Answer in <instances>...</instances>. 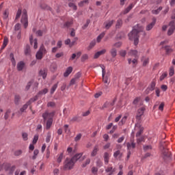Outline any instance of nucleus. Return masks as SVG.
Segmentation results:
<instances>
[{
	"label": "nucleus",
	"instance_id": "20e7f679",
	"mask_svg": "<svg viewBox=\"0 0 175 175\" xmlns=\"http://www.w3.org/2000/svg\"><path fill=\"white\" fill-rule=\"evenodd\" d=\"M45 54H47V50H46V48H44V45L42 44L40 49L37 52L36 57L37 59H42Z\"/></svg>",
	"mask_w": 175,
	"mask_h": 175
},
{
	"label": "nucleus",
	"instance_id": "de8ad7c7",
	"mask_svg": "<svg viewBox=\"0 0 175 175\" xmlns=\"http://www.w3.org/2000/svg\"><path fill=\"white\" fill-rule=\"evenodd\" d=\"M174 75V67H170V72H169V76L172 77Z\"/></svg>",
	"mask_w": 175,
	"mask_h": 175
},
{
	"label": "nucleus",
	"instance_id": "864d4df0",
	"mask_svg": "<svg viewBox=\"0 0 175 175\" xmlns=\"http://www.w3.org/2000/svg\"><path fill=\"white\" fill-rule=\"evenodd\" d=\"M14 29L15 31H20V29H21V25H20V23L15 25Z\"/></svg>",
	"mask_w": 175,
	"mask_h": 175
},
{
	"label": "nucleus",
	"instance_id": "f3484780",
	"mask_svg": "<svg viewBox=\"0 0 175 175\" xmlns=\"http://www.w3.org/2000/svg\"><path fill=\"white\" fill-rule=\"evenodd\" d=\"M135 7V4L134 3H131L130 4L124 11V14H126L128 13H129V12H131V10H132V9H133V8Z\"/></svg>",
	"mask_w": 175,
	"mask_h": 175
},
{
	"label": "nucleus",
	"instance_id": "f03ea898",
	"mask_svg": "<svg viewBox=\"0 0 175 175\" xmlns=\"http://www.w3.org/2000/svg\"><path fill=\"white\" fill-rule=\"evenodd\" d=\"M140 31L133 29L129 33V38L130 40H134L135 46H137L139 44V33Z\"/></svg>",
	"mask_w": 175,
	"mask_h": 175
},
{
	"label": "nucleus",
	"instance_id": "a211bd4d",
	"mask_svg": "<svg viewBox=\"0 0 175 175\" xmlns=\"http://www.w3.org/2000/svg\"><path fill=\"white\" fill-rule=\"evenodd\" d=\"M73 71V68H72V66L68 67L66 72L64 73V77H68V76H69V75H70V73H72V72Z\"/></svg>",
	"mask_w": 175,
	"mask_h": 175
},
{
	"label": "nucleus",
	"instance_id": "13d9d810",
	"mask_svg": "<svg viewBox=\"0 0 175 175\" xmlns=\"http://www.w3.org/2000/svg\"><path fill=\"white\" fill-rule=\"evenodd\" d=\"M119 155H121V151L117 150L113 153L114 158H117V157H119Z\"/></svg>",
	"mask_w": 175,
	"mask_h": 175
},
{
	"label": "nucleus",
	"instance_id": "37998d69",
	"mask_svg": "<svg viewBox=\"0 0 175 175\" xmlns=\"http://www.w3.org/2000/svg\"><path fill=\"white\" fill-rule=\"evenodd\" d=\"M87 59H88V55H87V54L83 55L81 58V61L82 62H84L85 61H87Z\"/></svg>",
	"mask_w": 175,
	"mask_h": 175
},
{
	"label": "nucleus",
	"instance_id": "bb28decb",
	"mask_svg": "<svg viewBox=\"0 0 175 175\" xmlns=\"http://www.w3.org/2000/svg\"><path fill=\"white\" fill-rule=\"evenodd\" d=\"M57 163H61L62 162V159H64V152L57 154Z\"/></svg>",
	"mask_w": 175,
	"mask_h": 175
},
{
	"label": "nucleus",
	"instance_id": "423d86ee",
	"mask_svg": "<svg viewBox=\"0 0 175 175\" xmlns=\"http://www.w3.org/2000/svg\"><path fill=\"white\" fill-rule=\"evenodd\" d=\"M136 148V143L135 142H131V143H127V150H128V153H127V159H129L131 158V150H133V148Z\"/></svg>",
	"mask_w": 175,
	"mask_h": 175
},
{
	"label": "nucleus",
	"instance_id": "a18cd8bd",
	"mask_svg": "<svg viewBox=\"0 0 175 175\" xmlns=\"http://www.w3.org/2000/svg\"><path fill=\"white\" fill-rule=\"evenodd\" d=\"M51 139V133H48L47 135H46V143H50Z\"/></svg>",
	"mask_w": 175,
	"mask_h": 175
},
{
	"label": "nucleus",
	"instance_id": "c03bdc74",
	"mask_svg": "<svg viewBox=\"0 0 175 175\" xmlns=\"http://www.w3.org/2000/svg\"><path fill=\"white\" fill-rule=\"evenodd\" d=\"M38 140H39V135H34V137L33 139V144H36V143H38Z\"/></svg>",
	"mask_w": 175,
	"mask_h": 175
},
{
	"label": "nucleus",
	"instance_id": "f257e3e1",
	"mask_svg": "<svg viewBox=\"0 0 175 175\" xmlns=\"http://www.w3.org/2000/svg\"><path fill=\"white\" fill-rule=\"evenodd\" d=\"M54 116H55V111L49 112L46 111L42 114V118L44 120L45 128L46 130H49L50 128H51Z\"/></svg>",
	"mask_w": 175,
	"mask_h": 175
},
{
	"label": "nucleus",
	"instance_id": "5fc2aeb1",
	"mask_svg": "<svg viewBox=\"0 0 175 175\" xmlns=\"http://www.w3.org/2000/svg\"><path fill=\"white\" fill-rule=\"evenodd\" d=\"M90 163H91V159H86L85 162L83 164V167H85V166H87V165H90Z\"/></svg>",
	"mask_w": 175,
	"mask_h": 175
},
{
	"label": "nucleus",
	"instance_id": "4d7b16f0",
	"mask_svg": "<svg viewBox=\"0 0 175 175\" xmlns=\"http://www.w3.org/2000/svg\"><path fill=\"white\" fill-rule=\"evenodd\" d=\"M20 16H21V10L18 9L16 13V20H17L18 18H20Z\"/></svg>",
	"mask_w": 175,
	"mask_h": 175
},
{
	"label": "nucleus",
	"instance_id": "0eeeda50",
	"mask_svg": "<svg viewBox=\"0 0 175 175\" xmlns=\"http://www.w3.org/2000/svg\"><path fill=\"white\" fill-rule=\"evenodd\" d=\"M169 27H170V28L167 31V35H168V36H171V35H173V33H174L175 21H172L171 22H170Z\"/></svg>",
	"mask_w": 175,
	"mask_h": 175
},
{
	"label": "nucleus",
	"instance_id": "09e8293b",
	"mask_svg": "<svg viewBox=\"0 0 175 175\" xmlns=\"http://www.w3.org/2000/svg\"><path fill=\"white\" fill-rule=\"evenodd\" d=\"M22 137L25 142H27V140H28V134L27 133H23L22 134Z\"/></svg>",
	"mask_w": 175,
	"mask_h": 175
},
{
	"label": "nucleus",
	"instance_id": "72a5a7b5",
	"mask_svg": "<svg viewBox=\"0 0 175 175\" xmlns=\"http://www.w3.org/2000/svg\"><path fill=\"white\" fill-rule=\"evenodd\" d=\"M49 92V89L44 88L42 90L40 91L38 95H46Z\"/></svg>",
	"mask_w": 175,
	"mask_h": 175
},
{
	"label": "nucleus",
	"instance_id": "052dcab7",
	"mask_svg": "<svg viewBox=\"0 0 175 175\" xmlns=\"http://www.w3.org/2000/svg\"><path fill=\"white\" fill-rule=\"evenodd\" d=\"M72 24H73L72 21H68L64 24V27H66V28H69Z\"/></svg>",
	"mask_w": 175,
	"mask_h": 175
},
{
	"label": "nucleus",
	"instance_id": "4468645a",
	"mask_svg": "<svg viewBox=\"0 0 175 175\" xmlns=\"http://www.w3.org/2000/svg\"><path fill=\"white\" fill-rule=\"evenodd\" d=\"M105 53H106V49H103L100 51L96 52L94 56V59L99 58L100 55H103V54H105Z\"/></svg>",
	"mask_w": 175,
	"mask_h": 175
},
{
	"label": "nucleus",
	"instance_id": "c85d7f7f",
	"mask_svg": "<svg viewBox=\"0 0 175 175\" xmlns=\"http://www.w3.org/2000/svg\"><path fill=\"white\" fill-rule=\"evenodd\" d=\"M10 58L13 66H16V59H14V55L13 53L10 54Z\"/></svg>",
	"mask_w": 175,
	"mask_h": 175
},
{
	"label": "nucleus",
	"instance_id": "ddd939ff",
	"mask_svg": "<svg viewBox=\"0 0 175 175\" xmlns=\"http://www.w3.org/2000/svg\"><path fill=\"white\" fill-rule=\"evenodd\" d=\"M128 55H130V57L137 58V57H139V52L135 49H132L129 52Z\"/></svg>",
	"mask_w": 175,
	"mask_h": 175
},
{
	"label": "nucleus",
	"instance_id": "393cba45",
	"mask_svg": "<svg viewBox=\"0 0 175 175\" xmlns=\"http://www.w3.org/2000/svg\"><path fill=\"white\" fill-rule=\"evenodd\" d=\"M105 172L107 173H109V175H111L116 172V168H113V167H108L106 170Z\"/></svg>",
	"mask_w": 175,
	"mask_h": 175
},
{
	"label": "nucleus",
	"instance_id": "a878e982",
	"mask_svg": "<svg viewBox=\"0 0 175 175\" xmlns=\"http://www.w3.org/2000/svg\"><path fill=\"white\" fill-rule=\"evenodd\" d=\"M8 43H9V38H8V37H5L3 39V45L1 46L2 50H3V49L8 46Z\"/></svg>",
	"mask_w": 175,
	"mask_h": 175
},
{
	"label": "nucleus",
	"instance_id": "473e14b6",
	"mask_svg": "<svg viewBox=\"0 0 175 175\" xmlns=\"http://www.w3.org/2000/svg\"><path fill=\"white\" fill-rule=\"evenodd\" d=\"M105 32H103V33H101L97 37L96 40H97L98 43H100V40H102V39H103V38L105 37Z\"/></svg>",
	"mask_w": 175,
	"mask_h": 175
},
{
	"label": "nucleus",
	"instance_id": "774afa93",
	"mask_svg": "<svg viewBox=\"0 0 175 175\" xmlns=\"http://www.w3.org/2000/svg\"><path fill=\"white\" fill-rule=\"evenodd\" d=\"M167 76V72L163 73L161 77H160V80L162 81Z\"/></svg>",
	"mask_w": 175,
	"mask_h": 175
},
{
	"label": "nucleus",
	"instance_id": "412c9836",
	"mask_svg": "<svg viewBox=\"0 0 175 175\" xmlns=\"http://www.w3.org/2000/svg\"><path fill=\"white\" fill-rule=\"evenodd\" d=\"M24 66H25V64L24 63V62H18V64H17V69H18V70L19 72L23 70V69H24Z\"/></svg>",
	"mask_w": 175,
	"mask_h": 175
},
{
	"label": "nucleus",
	"instance_id": "c756f323",
	"mask_svg": "<svg viewBox=\"0 0 175 175\" xmlns=\"http://www.w3.org/2000/svg\"><path fill=\"white\" fill-rule=\"evenodd\" d=\"M25 55H29L31 54V47L29 45H27L25 49Z\"/></svg>",
	"mask_w": 175,
	"mask_h": 175
},
{
	"label": "nucleus",
	"instance_id": "338daca9",
	"mask_svg": "<svg viewBox=\"0 0 175 175\" xmlns=\"http://www.w3.org/2000/svg\"><path fill=\"white\" fill-rule=\"evenodd\" d=\"M143 133V128H141L139 131L136 133V137H139L140 135Z\"/></svg>",
	"mask_w": 175,
	"mask_h": 175
},
{
	"label": "nucleus",
	"instance_id": "f8f14e48",
	"mask_svg": "<svg viewBox=\"0 0 175 175\" xmlns=\"http://www.w3.org/2000/svg\"><path fill=\"white\" fill-rule=\"evenodd\" d=\"M141 61L142 62L143 66H147V65L150 64V58H148V57L143 56L141 59Z\"/></svg>",
	"mask_w": 175,
	"mask_h": 175
},
{
	"label": "nucleus",
	"instance_id": "cd10ccee",
	"mask_svg": "<svg viewBox=\"0 0 175 175\" xmlns=\"http://www.w3.org/2000/svg\"><path fill=\"white\" fill-rule=\"evenodd\" d=\"M110 54L113 58H116L117 57V49L112 48L110 51Z\"/></svg>",
	"mask_w": 175,
	"mask_h": 175
},
{
	"label": "nucleus",
	"instance_id": "2f4dec72",
	"mask_svg": "<svg viewBox=\"0 0 175 175\" xmlns=\"http://www.w3.org/2000/svg\"><path fill=\"white\" fill-rule=\"evenodd\" d=\"M21 99V97L20 96V95L18 94L15 95V97H14L15 105H18Z\"/></svg>",
	"mask_w": 175,
	"mask_h": 175
},
{
	"label": "nucleus",
	"instance_id": "9d476101",
	"mask_svg": "<svg viewBox=\"0 0 175 175\" xmlns=\"http://www.w3.org/2000/svg\"><path fill=\"white\" fill-rule=\"evenodd\" d=\"M114 24L113 20H107L103 23V28L105 29H109L111 27V25Z\"/></svg>",
	"mask_w": 175,
	"mask_h": 175
},
{
	"label": "nucleus",
	"instance_id": "f704fd0d",
	"mask_svg": "<svg viewBox=\"0 0 175 175\" xmlns=\"http://www.w3.org/2000/svg\"><path fill=\"white\" fill-rule=\"evenodd\" d=\"M165 50V53L167 54H170V53H172L173 51V49H172V47L169 46H165L164 47Z\"/></svg>",
	"mask_w": 175,
	"mask_h": 175
},
{
	"label": "nucleus",
	"instance_id": "0e129e2a",
	"mask_svg": "<svg viewBox=\"0 0 175 175\" xmlns=\"http://www.w3.org/2000/svg\"><path fill=\"white\" fill-rule=\"evenodd\" d=\"M120 54L121 57H125V55H126V51L121 50L120 51Z\"/></svg>",
	"mask_w": 175,
	"mask_h": 175
},
{
	"label": "nucleus",
	"instance_id": "79ce46f5",
	"mask_svg": "<svg viewBox=\"0 0 175 175\" xmlns=\"http://www.w3.org/2000/svg\"><path fill=\"white\" fill-rule=\"evenodd\" d=\"M38 154H39V150L38 149L34 150L32 159H36V157H38Z\"/></svg>",
	"mask_w": 175,
	"mask_h": 175
},
{
	"label": "nucleus",
	"instance_id": "dca6fc26",
	"mask_svg": "<svg viewBox=\"0 0 175 175\" xmlns=\"http://www.w3.org/2000/svg\"><path fill=\"white\" fill-rule=\"evenodd\" d=\"M155 23H157V19L153 18L152 22L146 26V31H151V29L154 28V25H155Z\"/></svg>",
	"mask_w": 175,
	"mask_h": 175
},
{
	"label": "nucleus",
	"instance_id": "2eb2a0df",
	"mask_svg": "<svg viewBox=\"0 0 175 175\" xmlns=\"http://www.w3.org/2000/svg\"><path fill=\"white\" fill-rule=\"evenodd\" d=\"M144 110H146V109L144 107L138 109V113L137 114V120H140V117H142V116L144 114Z\"/></svg>",
	"mask_w": 175,
	"mask_h": 175
},
{
	"label": "nucleus",
	"instance_id": "7ed1b4c3",
	"mask_svg": "<svg viewBox=\"0 0 175 175\" xmlns=\"http://www.w3.org/2000/svg\"><path fill=\"white\" fill-rule=\"evenodd\" d=\"M75 163H76L72 159H67L64 161V170H71L73 169V166H75Z\"/></svg>",
	"mask_w": 175,
	"mask_h": 175
},
{
	"label": "nucleus",
	"instance_id": "1a4fd4ad",
	"mask_svg": "<svg viewBox=\"0 0 175 175\" xmlns=\"http://www.w3.org/2000/svg\"><path fill=\"white\" fill-rule=\"evenodd\" d=\"M21 23L23 24L24 27L27 28L28 27V17L27 16V12H23V14L21 18Z\"/></svg>",
	"mask_w": 175,
	"mask_h": 175
},
{
	"label": "nucleus",
	"instance_id": "603ef678",
	"mask_svg": "<svg viewBox=\"0 0 175 175\" xmlns=\"http://www.w3.org/2000/svg\"><path fill=\"white\" fill-rule=\"evenodd\" d=\"M121 46H122V42H118L113 44V47H116L117 49L121 47Z\"/></svg>",
	"mask_w": 175,
	"mask_h": 175
},
{
	"label": "nucleus",
	"instance_id": "680f3d73",
	"mask_svg": "<svg viewBox=\"0 0 175 175\" xmlns=\"http://www.w3.org/2000/svg\"><path fill=\"white\" fill-rule=\"evenodd\" d=\"M48 107H54L55 106V103L54 102H49L47 104Z\"/></svg>",
	"mask_w": 175,
	"mask_h": 175
},
{
	"label": "nucleus",
	"instance_id": "58836bf2",
	"mask_svg": "<svg viewBox=\"0 0 175 175\" xmlns=\"http://www.w3.org/2000/svg\"><path fill=\"white\" fill-rule=\"evenodd\" d=\"M64 128L66 133H67V135H69V133H70V129H69V125L66 124L64 126Z\"/></svg>",
	"mask_w": 175,
	"mask_h": 175
},
{
	"label": "nucleus",
	"instance_id": "e2e57ef3",
	"mask_svg": "<svg viewBox=\"0 0 175 175\" xmlns=\"http://www.w3.org/2000/svg\"><path fill=\"white\" fill-rule=\"evenodd\" d=\"M90 22L91 21H90V19H88L86 21V23L82 27L83 29H85V28H87V27H88Z\"/></svg>",
	"mask_w": 175,
	"mask_h": 175
},
{
	"label": "nucleus",
	"instance_id": "9b49d317",
	"mask_svg": "<svg viewBox=\"0 0 175 175\" xmlns=\"http://www.w3.org/2000/svg\"><path fill=\"white\" fill-rule=\"evenodd\" d=\"M29 40H30V44H31V46H33V49H38V40L37 39L33 40V36H31L29 37Z\"/></svg>",
	"mask_w": 175,
	"mask_h": 175
},
{
	"label": "nucleus",
	"instance_id": "8fccbe9b",
	"mask_svg": "<svg viewBox=\"0 0 175 175\" xmlns=\"http://www.w3.org/2000/svg\"><path fill=\"white\" fill-rule=\"evenodd\" d=\"M164 107H165V103H161L159 106V110H160V111H163Z\"/></svg>",
	"mask_w": 175,
	"mask_h": 175
},
{
	"label": "nucleus",
	"instance_id": "6e6552de",
	"mask_svg": "<svg viewBox=\"0 0 175 175\" xmlns=\"http://www.w3.org/2000/svg\"><path fill=\"white\" fill-rule=\"evenodd\" d=\"M102 69V73H103V81L105 83V84H107L109 83V76H110V74H107L106 76V70H105V66H101Z\"/></svg>",
	"mask_w": 175,
	"mask_h": 175
},
{
	"label": "nucleus",
	"instance_id": "3c124183",
	"mask_svg": "<svg viewBox=\"0 0 175 175\" xmlns=\"http://www.w3.org/2000/svg\"><path fill=\"white\" fill-rule=\"evenodd\" d=\"M21 154H23V150H18L14 152V155L16 157H18V156L21 155Z\"/></svg>",
	"mask_w": 175,
	"mask_h": 175
},
{
	"label": "nucleus",
	"instance_id": "4be33fe9",
	"mask_svg": "<svg viewBox=\"0 0 175 175\" xmlns=\"http://www.w3.org/2000/svg\"><path fill=\"white\" fill-rule=\"evenodd\" d=\"M163 148V154L164 155V157H165V158H169L170 157V152H169V150H167V148H165V147H162Z\"/></svg>",
	"mask_w": 175,
	"mask_h": 175
},
{
	"label": "nucleus",
	"instance_id": "c9c22d12",
	"mask_svg": "<svg viewBox=\"0 0 175 175\" xmlns=\"http://www.w3.org/2000/svg\"><path fill=\"white\" fill-rule=\"evenodd\" d=\"M155 81H152L150 86L148 88L149 91H154L155 90Z\"/></svg>",
	"mask_w": 175,
	"mask_h": 175
},
{
	"label": "nucleus",
	"instance_id": "e433bc0d",
	"mask_svg": "<svg viewBox=\"0 0 175 175\" xmlns=\"http://www.w3.org/2000/svg\"><path fill=\"white\" fill-rule=\"evenodd\" d=\"M58 88V83H55L51 89V94H53L54 92H55V90Z\"/></svg>",
	"mask_w": 175,
	"mask_h": 175
},
{
	"label": "nucleus",
	"instance_id": "39448f33",
	"mask_svg": "<svg viewBox=\"0 0 175 175\" xmlns=\"http://www.w3.org/2000/svg\"><path fill=\"white\" fill-rule=\"evenodd\" d=\"M38 96H35L33 98H31L25 105H23L22 108H21V113H24L27 109H28V106L31 105V103L36 102V100H38Z\"/></svg>",
	"mask_w": 175,
	"mask_h": 175
},
{
	"label": "nucleus",
	"instance_id": "6ab92c4d",
	"mask_svg": "<svg viewBox=\"0 0 175 175\" xmlns=\"http://www.w3.org/2000/svg\"><path fill=\"white\" fill-rule=\"evenodd\" d=\"M98 151H99V146H95L92 152H91V157H96Z\"/></svg>",
	"mask_w": 175,
	"mask_h": 175
},
{
	"label": "nucleus",
	"instance_id": "6e6d98bb",
	"mask_svg": "<svg viewBox=\"0 0 175 175\" xmlns=\"http://www.w3.org/2000/svg\"><path fill=\"white\" fill-rule=\"evenodd\" d=\"M142 142H144V137L142 136L139 138L137 139V143L139 144V143H142Z\"/></svg>",
	"mask_w": 175,
	"mask_h": 175
},
{
	"label": "nucleus",
	"instance_id": "49530a36",
	"mask_svg": "<svg viewBox=\"0 0 175 175\" xmlns=\"http://www.w3.org/2000/svg\"><path fill=\"white\" fill-rule=\"evenodd\" d=\"M8 17H9V11H8L7 10L4 12L3 14V18L6 20V18H8Z\"/></svg>",
	"mask_w": 175,
	"mask_h": 175
},
{
	"label": "nucleus",
	"instance_id": "a19ab883",
	"mask_svg": "<svg viewBox=\"0 0 175 175\" xmlns=\"http://www.w3.org/2000/svg\"><path fill=\"white\" fill-rule=\"evenodd\" d=\"M10 113H12V111L10 109H8L5 113L4 118L5 120H8L9 118V116L10 115Z\"/></svg>",
	"mask_w": 175,
	"mask_h": 175
},
{
	"label": "nucleus",
	"instance_id": "bf43d9fd",
	"mask_svg": "<svg viewBox=\"0 0 175 175\" xmlns=\"http://www.w3.org/2000/svg\"><path fill=\"white\" fill-rule=\"evenodd\" d=\"M152 147L150 145L144 146V151H149V150H152Z\"/></svg>",
	"mask_w": 175,
	"mask_h": 175
},
{
	"label": "nucleus",
	"instance_id": "5701e85b",
	"mask_svg": "<svg viewBox=\"0 0 175 175\" xmlns=\"http://www.w3.org/2000/svg\"><path fill=\"white\" fill-rule=\"evenodd\" d=\"M81 157H83V153H79L75 154L71 159H72V161L76 163L77 161H79V159L81 158Z\"/></svg>",
	"mask_w": 175,
	"mask_h": 175
},
{
	"label": "nucleus",
	"instance_id": "4c0bfd02",
	"mask_svg": "<svg viewBox=\"0 0 175 175\" xmlns=\"http://www.w3.org/2000/svg\"><path fill=\"white\" fill-rule=\"evenodd\" d=\"M122 26V20L118 19L116 22V28H121Z\"/></svg>",
	"mask_w": 175,
	"mask_h": 175
},
{
	"label": "nucleus",
	"instance_id": "aec40b11",
	"mask_svg": "<svg viewBox=\"0 0 175 175\" xmlns=\"http://www.w3.org/2000/svg\"><path fill=\"white\" fill-rule=\"evenodd\" d=\"M40 76H42L43 79L47 77V69L44 68L40 71Z\"/></svg>",
	"mask_w": 175,
	"mask_h": 175
},
{
	"label": "nucleus",
	"instance_id": "b1692460",
	"mask_svg": "<svg viewBox=\"0 0 175 175\" xmlns=\"http://www.w3.org/2000/svg\"><path fill=\"white\" fill-rule=\"evenodd\" d=\"M109 159H110V154L109 152H105L104 153V161L105 163L107 165L109 163Z\"/></svg>",
	"mask_w": 175,
	"mask_h": 175
},
{
	"label": "nucleus",
	"instance_id": "7c9ffc66",
	"mask_svg": "<svg viewBox=\"0 0 175 175\" xmlns=\"http://www.w3.org/2000/svg\"><path fill=\"white\" fill-rule=\"evenodd\" d=\"M68 6L69 8L72 9V10H77V5H76L75 3H72V2L69 3Z\"/></svg>",
	"mask_w": 175,
	"mask_h": 175
},
{
	"label": "nucleus",
	"instance_id": "69168bd1",
	"mask_svg": "<svg viewBox=\"0 0 175 175\" xmlns=\"http://www.w3.org/2000/svg\"><path fill=\"white\" fill-rule=\"evenodd\" d=\"M81 136H82L81 133L78 134L75 138V142H79V140L81 139Z\"/></svg>",
	"mask_w": 175,
	"mask_h": 175
},
{
	"label": "nucleus",
	"instance_id": "ea45409f",
	"mask_svg": "<svg viewBox=\"0 0 175 175\" xmlns=\"http://www.w3.org/2000/svg\"><path fill=\"white\" fill-rule=\"evenodd\" d=\"M161 10H162V7H159L157 10H153L152 13V14H159Z\"/></svg>",
	"mask_w": 175,
	"mask_h": 175
}]
</instances>
